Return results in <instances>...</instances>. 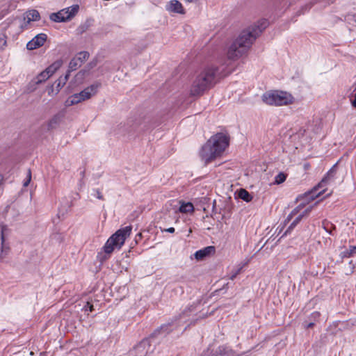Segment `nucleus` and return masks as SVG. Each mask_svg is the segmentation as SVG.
Instances as JSON below:
<instances>
[{
	"instance_id": "20e7f679",
	"label": "nucleus",
	"mask_w": 356,
	"mask_h": 356,
	"mask_svg": "<svg viewBox=\"0 0 356 356\" xmlns=\"http://www.w3.org/2000/svg\"><path fill=\"white\" fill-rule=\"evenodd\" d=\"M131 226H127L122 229H120L113 234L106 241L104 246V250L106 254H111L115 248H120L124 244L126 238L131 234Z\"/></svg>"
},
{
	"instance_id": "f8f14e48",
	"label": "nucleus",
	"mask_w": 356,
	"mask_h": 356,
	"mask_svg": "<svg viewBox=\"0 0 356 356\" xmlns=\"http://www.w3.org/2000/svg\"><path fill=\"white\" fill-rule=\"evenodd\" d=\"M214 246H207L203 249L199 250L195 252V257L197 260H202L207 257H209L215 253Z\"/></svg>"
},
{
	"instance_id": "58836bf2",
	"label": "nucleus",
	"mask_w": 356,
	"mask_h": 356,
	"mask_svg": "<svg viewBox=\"0 0 356 356\" xmlns=\"http://www.w3.org/2000/svg\"><path fill=\"white\" fill-rule=\"evenodd\" d=\"M313 207H310L309 208H307V209H305V211L302 213L303 214V216L306 214H308L312 209Z\"/></svg>"
},
{
	"instance_id": "2f4dec72",
	"label": "nucleus",
	"mask_w": 356,
	"mask_h": 356,
	"mask_svg": "<svg viewBox=\"0 0 356 356\" xmlns=\"http://www.w3.org/2000/svg\"><path fill=\"white\" fill-rule=\"evenodd\" d=\"M94 192L95 193L94 194V195H95L97 198H98V199H99V200H102V199H103V195H102V193H100V191H99V190H97V189L94 190Z\"/></svg>"
},
{
	"instance_id": "f704fd0d",
	"label": "nucleus",
	"mask_w": 356,
	"mask_h": 356,
	"mask_svg": "<svg viewBox=\"0 0 356 356\" xmlns=\"http://www.w3.org/2000/svg\"><path fill=\"white\" fill-rule=\"evenodd\" d=\"M241 269V268L238 269L235 273H234L231 275L230 280H234L236 277V276L240 273Z\"/></svg>"
},
{
	"instance_id": "aec40b11",
	"label": "nucleus",
	"mask_w": 356,
	"mask_h": 356,
	"mask_svg": "<svg viewBox=\"0 0 356 356\" xmlns=\"http://www.w3.org/2000/svg\"><path fill=\"white\" fill-rule=\"evenodd\" d=\"M9 250H10L9 246L7 244H6L5 242L3 243H1L0 260H2L4 258H6V257L8 254Z\"/></svg>"
},
{
	"instance_id": "f3484780",
	"label": "nucleus",
	"mask_w": 356,
	"mask_h": 356,
	"mask_svg": "<svg viewBox=\"0 0 356 356\" xmlns=\"http://www.w3.org/2000/svg\"><path fill=\"white\" fill-rule=\"evenodd\" d=\"M193 210L194 207L191 202L183 203L179 207V211L183 213H191L193 212Z\"/></svg>"
},
{
	"instance_id": "ddd939ff",
	"label": "nucleus",
	"mask_w": 356,
	"mask_h": 356,
	"mask_svg": "<svg viewBox=\"0 0 356 356\" xmlns=\"http://www.w3.org/2000/svg\"><path fill=\"white\" fill-rule=\"evenodd\" d=\"M166 9L168 11L183 14L184 13V10L181 3L177 0H171L168 2L166 6Z\"/></svg>"
},
{
	"instance_id": "a18cd8bd",
	"label": "nucleus",
	"mask_w": 356,
	"mask_h": 356,
	"mask_svg": "<svg viewBox=\"0 0 356 356\" xmlns=\"http://www.w3.org/2000/svg\"><path fill=\"white\" fill-rule=\"evenodd\" d=\"M353 248H354V249H356V247H354Z\"/></svg>"
},
{
	"instance_id": "6e6552de",
	"label": "nucleus",
	"mask_w": 356,
	"mask_h": 356,
	"mask_svg": "<svg viewBox=\"0 0 356 356\" xmlns=\"http://www.w3.org/2000/svg\"><path fill=\"white\" fill-rule=\"evenodd\" d=\"M79 6L75 5L67 8L63 9L58 13H51L50 19L56 22H66L72 19L77 13Z\"/></svg>"
},
{
	"instance_id": "473e14b6",
	"label": "nucleus",
	"mask_w": 356,
	"mask_h": 356,
	"mask_svg": "<svg viewBox=\"0 0 356 356\" xmlns=\"http://www.w3.org/2000/svg\"><path fill=\"white\" fill-rule=\"evenodd\" d=\"M168 325H162L160 328L159 330H158L159 332H162V333H168Z\"/></svg>"
},
{
	"instance_id": "5701e85b",
	"label": "nucleus",
	"mask_w": 356,
	"mask_h": 356,
	"mask_svg": "<svg viewBox=\"0 0 356 356\" xmlns=\"http://www.w3.org/2000/svg\"><path fill=\"white\" fill-rule=\"evenodd\" d=\"M10 232V229L7 227V225H2L1 229V243H3L6 241V237L8 235Z\"/></svg>"
},
{
	"instance_id": "393cba45",
	"label": "nucleus",
	"mask_w": 356,
	"mask_h": 356,
	"mask_svg": "<svg viewBox=\"0 0 356 356\" xmlns=\"http://www.w3.org/2000/svg\"><path fill=\"white\" fill-rule=\"evenodd\" d=\"M90 22L89 20H87L83 24H81V26H79V31L81 33L86 31L88 28L90 27Z\"/></svg>"
},
{
	"instance_id": "a19ab883",
	"label": "nucleus",
	"mask_w": 356,
	"mask_h": 356,
	"mask_svg": "<svg viewBox=\"0 0 356 356\" xmlns=\"http://www.w3.org/2000/svg\"><path fill=\"white\" fill-rule=\"evenodd\" d=\"M352 105L356 108V92H355V97H354V99L352 101Z\"/></svg>"
},
{
	"instance_id": "79ce46f5",
	"label": "nucleus",
	"mask_w": 356,
	"mask_h": 356,
	"mask_svg": "<svg viewBox=\"0 0 356 356\" xmlns=\"http://www.w3.org/2000/svg\"><path fill=\"white\" fill-rule=\"evenodd\" d=\"M351 17H353V16H352V15H348V16H346V17L345 20L348 22V20H349V19H350V18H351Z\"/></svg>"
},
{
	"instance_id": "1a4fd4ad",
	"label": "nucleus",
	"mask_w": 356,
	"mask_h": 356,
	"mask_svg": "<svg viewBox=\"0 0 356 356\" xmlns=\"http://www.w3.org/2000/svg\"><path fill=\"white\" fill-rule=\"evenodd\" d=\"M58 66L55 64L49 66L47 69L40 73L35 78L31 81V83L38 85L47 80L56 71Z\"/></svg>"
},
{
	"instance_id": "7c9ffc66",
	"label": "nucleus",
	"mask_w": 356,
	"mask_h": 356,
	"mask_svg": "<svg viewBox=\"0 0 356 356\" xmlns=\"http://www.w3.org/2000/svg\"><path fill=\"white\" fill-rule=\"evenodd\" d=\"M27 180L24 182V186H27L31 181V170H29L28 174H27Z\"/></svg>"
},
{
	"instance_id": "c9c22d12",
	"label": "nucleus",
	"mask_w": 356,
	"mask_h": 356,
	"mask_svg": "<svg viewBox=\"0 0 356 356\" xmlns=\"http://www.w3.org/2000/svg\"><path fill=\"white\" fill-rule=\"evenodd\" d=\"M296 213H297V210H296V209H294V210H293V211H291V213L289 215V216L287 217V220H291V217H292L293 215H295Z\"/></svg>"
},
{
	"instance_id": "4be33fe9",
	"label": "nucleus",
	"mask_w": 356,
	"mask_h": 356,
	"mask_svg": "<svg viewBox=\"0 0 356 356\" xmlns=\"http://www.w3.org/2000/svg\"><path fill=\"white\" fill-rule=\"evenodd\" d=\"M75 58L79 59V61L82 64L89 58V53L88 51H81L75 56Z\"/></svg>"
},
{
	"instance_id": "f257e3e1",
	"label": "nucleus",
	"mask_w": 356,
	"mask_h": 356,
	"mask_svg": "<svg viewBox=\"0 0 356 356\" xmlns=\"http://www.w3.org/2000/svg\"><path fill=\"white\" fill-rule=\"evenodd\" d=\"M268 24V22L266 19H263L258 22L257 24L243 30L229 47L227 51L228 58L236 60L246 54L254 41L267 27Z\"/></svg>"
},
{
	"instance_id": "39448f33",
	"label": "nucleus",
	"mask_w": 356,
	"mask_h": 356,
	"mask_svg": "<svg viewBox=\"0 0 356 356\" xmlns=\"http://www.w3.org/2000/svg\"><path fill=\"white\" fill-rule=\"evenodd\" d=\"M262 100L268 105L280 106L292 104L293 97L286 92L273 90L264 93Z\"/></svg>"
},
{
	"instance_id": "412c9836",
	"label": "nucleus",
	"mask_w": 356,
	"mask_h": 356,
	"mask_svg": "<svg viewBox=\"0 0 356 356\" xmlns=\"http://www.w3.org/2000/svg\"><path fill=\"white\" fill-rule=\"evenodd\" d=\"M303 217V214L299 215L290 225L287 230L285 232L284 235H286L291 229H293L301 220Z\"/></svg>"
},
{
	"instance_id": "cd10ccee",
	"label": "nucleus",
	"mask_w": 356,
	"mask_h": 356,
	"mask_svg": "<svg viewBox=\"0 0 356 356\" xmlns=\"http://www.w3.org/2000/svg\"><path fill=\"white\" fill-rule=\"evenodd\" d=\"M0 46L1 47V48L6 46V35L4 34L0 35Z\"/></svg>"
},
{
	"instance_id": "9b49d317",
	"label": "nucleus",
	"mask_w": 356,
	"mask_h": 356,
	"mask_svg": "<svg viewBox=\"0 0 356 356\" xmlns=\"http://www.w3.org/2000/svg\"><path fill=\"white\" fill-rule=\"evenodd\" d=\"M101 86V83L99 82H96L90 86L86 88L81 92H80L79 96H81L83 101L88 100L91 98L93 95H95L98 90V88Z\"/></svg>"
},
{
	"instance_id": "37998d69",
	"label": "nucleus",
	"mask_w": 356,
	"mask_h": 356,
	"mask_svg": "<svg viewBox=\"0 0 356 356\" xmlns=\"http://www.w3.org/2000/svg\"><path fill=\"white\" fill-rule=\"evenodd\" d=\"M311 6H305L304 8H305V10H309L310 9Z\"/></svg>"
},
{
	"instance_id": "c756f323",
	"label": "nucleus",
	"mask_w": 356,
	"mask_h": 356,
	"mask_svg": "<svg viewBox=\"0 0 356 356\" xmlns=\"http://www.w3.org/2000/svg\"><path fill=\"white\" fill-rule=\"evenodd\" d=\"M69 76H70V72H67V73L66 74V75L65 76H63V77L61 76L59 78V79H62V81H61L62 86H63L65 84L66 81L69 79Z\"/></svg>"
},
{
	"instance_id": "b1692460",
	"label": "nucleus",
	"mask_w": 356,
	"mask_h": 356,
	"mask_svg": "<svg viewBox=\"0 0 356 356\" xmlns=\"http://www.w3.org/2000/svg\"><path fill=\"white\" fill-rule=\"evenodd\" d=\"M286 175L284 173L280 172L275 176L274 183L276 184H280L286 180Z\"/></svg>"
},
{
	"instance_id": "7ed1b4c3",
	"label": "nucleus",
	"mask_w": 356,
	"mask_h": 356,
	"mask_svg": "<svg viewBox=\"0 0 356 356\" xmlns=\"http://www.w3.org/2000/svg\"><path fill=\"white\" fill-rule=\"evenodd\" d=\"M229 145V138L224 134L213 136L202 147L200 155L207 164L220 156Z\"/></svg>"
},
{
	"instance_id": "a211bd4d",
	"label": "nucleus",
	"mask_w": 356,
	"mask_h": 356,
	"mask_svg": "<svg viewBox=\"0 0 356 356\" xmlns=\"http://www.w3.org/2000/svg\"><path fill=\"white\" fill-rule=\"evenodd\" d=\"M238 195L241 199L247 202H250L252 199V195L245 189L243 188L239 190Z\"/></svg>"
},
{
	"instance_id": "9d476101",
	"label": "nucleus",
	"mask_w": 356,
	"mask_h": 356,
	"mask_svg": "<svg viewBox=\"0 0 356 356\" xmlns=\"http://www.w3.org/2000/svg\"><path fill=\"white\" fill-rule=\"evenodd\" d=\"M47 36L44 33H40L35 36L26 44V48L29 50L35 49L42 47L47 40Z\"/></svg>"
},
{
	"instance_id": "6ab92c4d",
	"label": "nucleus",
	"mask_w": 356,
	"mask_h": 356,
	"mask_svg": "<svg viewBox=\"0 0 356 356\" xmlns=\"http://www.w3.org/2000/svg\"><path fill=\"white\" fill-rule=\"evenodd\" d=\"M81 63L79 61V59H76L74 57L69 63V70L68 72L70 73L72 71H74L77 70L79 67L81 66Z\"/></svg>"
},
{
	"instance_id": "423d86ee",
	"label": "nucleus",
	"mask_w": 356,
	"mask_h": 356,
	"mask_svg": "<svg viewBox=\"0 0 356 356\" xmlns=\"http://www.w3.org/2000/svg\"><path fill=\"white\" fill-rule=\"evenodd\" d=\"M336 173L335 165L326 173L321 181L315 186L311 191L305 193L304 197L307 201L314 200L315 198L319 197L325 191V188L329 181L332 179Z\"/></svg>"
},
{
	"instance_id": "ea45409f",
	"label": "nucleus",
	"mask_w": 356,
	"mask_h": 356,
	"mask_svg": "<svg viewBox=\"0 0 356 356\" xmlns=\"http://www.w3.org/2000/svg\"><path fill=\"white\" fill-rule=\"evenodd\" d=\"M165 232L169 233H174L175 232V228L174 227H170L165 229Z\"/></svg>"
},
{
	"instance_id": "72a5a7b5",
	"label": "nucleus",
	"mask_w": 356,
	"mask_h": 356,
	"mask_svg": "<svg viewBox=\"0 0 356 356\" xmlns=\"http://www.w3.org/2000/svg\"><path fill=\"white\" fill-rule=\"evenodd\" d=\"M56 122H57V121L56 119L51 120L48 124V129H52L54 127V124H56Z\"/></svg>"
},
{
	"instance_id": "bb28decb",
	"label": "nucleus",
	"mask_w": 356,
	"mask_h": 356,
	"mask_svg": "<svg viewBox=\"0 0 356 356\" xmlns=\"http://www.w3.org/2000/svg\"><path fill=\"white\" fill-rule=\"evenodd\" d=\"M93 305L90 304L89 302H87L86 305L84 306V310L86 312H91L93 311Z\"/></svg>"
},
{
	"instance_id": "e433bc0d",
	"label": "nucleus",
	"mask_w": 356,
	"mask_h": 356,
	"mask_svg": "<svg viewBox=\"0 0 356 356\" xmlns=\"http://www.w3.org/2000/svg\"><path fill=\"white\" fill-rule=\"evenodd\" d=\"M141 238H142V234L141 233L137 234L136 236V238H135L136 243H138V240H140Z\"/></svg>"
},
{
	"instance_id": "c03bdc74",
	"label": "nucleus",
	"mask_w": 356,
	"mask_h": 356,
	"mask_svg": "<svg viewBox=\"0 0 356 356\" xmlns=\"http://www.w3.org/2000/svg\"><path fill=\"white\" fill-rule=\"evenodd\" d=\"M16 25H17V24H16V22H13V23H12L11 26H16Z\"/></svg>"
},
{
	"instance_id": "a878e982",
	"label": "nucleus",
	"mask_w": 356,
	"mask_h": 356,
	"mask_svg": "<svg viewBox=\"0 0 356 356\" xmlns=\"http://www.w3.org/2000/svg\"><path fill=\"white\" fill-rule=\"evenodd\" d=\"M320 316L321 314L318 312H314L312 313L311 315L309 316V319L310 320V321L316 323V321H318Z\"/></svg>"
},
{
	"instance_id": "dca6fc26",
	"label": "nucleus",
	"mask_w": 356,
	"mask_h": 356,
	"mask_svg": "<svg viewBox=\"0 0 356 356\" xmlns=\"http://www.w3.org/2000/svg\"><path fill=\"white\" fill-rule=\"evenodd\" d=\"M323 229L329 233L330 235L334 234V231L336 229V227L332 222L327 220H323Z\"/></svg>"
},
{
	"instance_id": "0eeeda50",
	"label": "nucleus",
	"mask_w": 356,
	"mask_h": 356,
	"mask_svg": "<svg viewBox=\"0 0 356 356\" xmlns=\"http://www.w3.org/2000/svg\"><path fill=\"white\" fill-rule=\"evenodd\" d=\"M154 350V346L152 345V338H147L136 345L129 351V356H149Z\"/></svg>"
},
{
	"instance_id": "4468645a",
	"label": "nucleus",
	"mask_w": 356,
	"mask_h": 356,
	"mask_svg": "<svg viewBox=\"0 0 356 356\" xmlns=\"http://www.w3.org/2000/svg\"><path fill=\"white\" fill-rule=\"evenodd\" d=\"M81 97L79 96V93L74 94L68 97V99L65 102V105L67 106H72L74 104H77L81 102H83V99H81Z\"/></svg>"
},
{
	"instance_id": "4c0bfd02",
	"label": "nucleus",
	"mask_w": 356,
	"mask_h": 356,
	"mask_svg": "<svg viewBox=\"0 0 356 356\" xmlns=\"http://www.w3.org/2000/svg\"><path fill=\"white\" fill-rule=\"evenodd\" d=\"M61 81H62V79H59L58 80V83L57 84V88H58V90H59L60 89H61L63 86H62V83H61Z\"/></svg>"
},
{
	"instance_id": "f03ea898",
	"label": "nucleus",
	"mask_w": 356,
	"mask_h": 356,
	"mask_svg": "<svg viewBox=\"0 0 356 356\" xmlns=\"http://www.w3.org/2000/svg\"><path fill=\"white\" fill-rule=\"evenodd\" d=\"M226 75L222 74V70L214 64L204 66L197 72L191 88V95L194 96L202 95Z\"/></svg>"
},
{
	"instance_id": "c85d7f7f",
	"label": "nucleus",
	"mask_w": 356,
	"mask_h": 356,
	"mask_svg": "<svg viewBox=\"0 0 356 356\" xmlns=\"http://www.w3.org/2000/svg\"><path fill=\"white\" fill-rule=\"evenodd\" d=\"M315 325L314 322L310 321L309 323H307V321H305L303 323V326L305 329L312 328Z\"/></svg>"
},
{
	"instance_id": "2eb2a0df",
	"label": "nucleus",
	"mask_w": 356,
	"mask_h": 356,
	"mask_svg": "<svg viewBox=\"0 0 356 356\" xmlns=\"http://www.w3.org/2000/svg\"><path fill=\"white\" fill-rule=\"evenodd\" d=\"M27 22L38 21L40 19V13L36 10H31L26 12Z\"/></svg>"
}]
</instances>
